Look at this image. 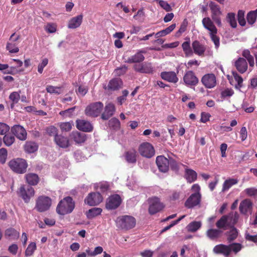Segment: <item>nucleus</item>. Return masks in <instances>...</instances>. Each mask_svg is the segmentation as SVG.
<instances>
[{"label": "nucleus", "instance_id": "nucleus-49", "mask_svg": "<svg viewBox=\"0 0 257 257\" xmlns=\"http://www.w3.org/2000/svg\"><path fill=\"white\" fill-rule=\"evenodd\" d=\"M46 90L50 93H55L57 94L61 93L63 91L61 87H55L52 85L47 86Z\"/></svg>", "mask_w": 257, "mask_h": 257}, {"label": "nucleus", "instance_id": "nucleus-25", "mask_svg": "<svg viewBox=\"0 0 257 257\" xmlns=\"http://www.w3.org/2000/svg\"><path fill=\"white\" fill-rule=\"evenodd\" d=\"M115 108L113 104L108 103L104 107V111L101 114V118L103 120H107L114 114Z\"/></svg>", "mask_w": 257, "mask_h": 257}, {"label": "nucleus", "instance_id": "nucleus-31", "mask_svg": "<svg viewBox=\"0 0 257 257\" xmlns=\"http://www.w3.org/2000/svg\"><path fill=\"white\" fill-rule=\"evenodd\" d=\"M71 137L77 144L83 143L86 139V136L85 134L78 132L72 133Z\"/></svg>", "mask_w": 257, "mask_h": 257}, {"label": "nucleus", "instance_id": "nucleus-62", "mask_svg": "<svg viewBox=\"0 0 257 257\" xmlns=\"http://www.w3.org/2000/svg\"><path fill=\"white\" fill-rule=\"evenodd\" d=\"M210 116V114L208 113L205 112H202L200 121L202 122L205 123L209 120V118Z\"/></svg>", "mask_w": 257, "mask_h": 257}, {"label": "nucleus", "instance_id": "nucleus-12", "mask_svg": "<svg viewBox=\"0 0 257 257\" xmlns=\"http://www.w3.org/2000/svg\"><path fill=\"white\" fill-rule=\"evenodd\" d=\"M102 197L98 192L89 193L85 199V203L90 206H95L99 204L102 201Z\"/></svg>", "mask_w": 257, "mask_h": 257}, {"label": "nucleus", "instance_id": "nucleus-2", "mask_svg": "<svg viewBox=\"0 0 257 257\" xmlns=\"http://www.w3.org/2000/svg\"><path fill=\"white\" fill-rule=\"evenodd\" d=\"M116 226L121 229H130L135 227L136 219L132 216L123 215L118 217L116 220Z\"/></svg>", "mask_w": 257, "mask_h": 257}, {"label": "nucleus", "instance_id": "nucleus-47", "mask_svg": "<svg viewBox=\"0 0 257 257\" xmlns=\"http://www.w3.org/2000/svg\"><path fill=\"white\" fill-rule=\"evenodd\" d=\"M232 75L235 80L237 83L236 84H235V88L237 89H240V88L242 86V78L236 72H233Z\"/></svg>", "mask_w": 257, "mask_h": 257}, {"label": "nucleus", "instance_id": "nucleus-51", "mask_svg": "<svg viewBox=\"0 0 257 257\" xmlns=\"http://www.w3.org/2000/svg\"><path fill=\"white\" fill-rule=\"evenodd\" d=\"M217 32L209 33L211 40L213 42L215 48L218 49L220 46L219 37L216 35Z\"/></svg>", "mask_w": 257, "mask_h": 257}, {"label": "nucleus", "instance_id": "nucleus-32", "mask_svg": "<svg viewBox=\"0 0 257 257\" xmlns=\"http://www.w3.org/2000/svg\"><path fill=\"white\" fill-rule=\"evenodd\" d=\"M75 206V202L71 197H65V214L71 213Z\"/></svg>", "mask_w": 257, "mask_h": 257}, {"label": "nucleus", "instance_id": "nucleus-41", "mask_svg": "<svg viewBox=\"0 0 257 257\" xmlns=\"http://www.w3.org/2000/svg\"><path fill=\"white\" fill-rule=\"evenodd\" d=\"M102 212V209L100 208H93L89 209L86 213V216L88 218H92L99 214Z\"/></svg>", "mask_w": 257, "mask_h": 257}, {"label": "nucleus", "instance_id": "nucleus-44", "mask_svg": "<svg viewBox=\"0 0 257 257\" xmlns=\"http://www.w3.org/2000/svg\"><path fill=\"white\" fill-rule=\"evenodd\" d=\"M226 20L233 28H235L237 26V23L235 19V14L233 13H229L226 16Z\"/></svg>", "mask_w": 257, "mask_h": 257}, {"label": "nucleus", "instance_id": "nucleus-4", "mask_svg": "<svg viewBox=\"0 0 257 257\" xmlns=\"http://www.w3.org/2000/svg\"><path fill=\"white\" fill-rule=\"evenodd\" d=\"M52 204L51 199L47 196H41L36 200L35 209L42 212L49 210Z\"/></svg>", "mask_w": 257, "mask_h": 257}, {"label": "nucleus", "instance_id": "nucleus-46", "mask_svg": "<svg viewBox=\"0 0 257 257\" xmlns=\"http://www.w3.org/2000/svg\"><path fill=\"white\" fill-rule=\"evenodd\" d=\"M182 47L186 56L189 57L193 55V51L190 47V43L189 42H184L182 44Z\"/></svg>", "mask_w": 257, "mask_h": 257}, {"label": "nucleus", "instance_id": "nucleus-38", "mask_svg": "<svg viewBox=\"0 0 257 257\" xmlns=\"http://www.w3.org/2000/svg\"><path fill=\"white\" fill-rule=\"evenodd\" d=\"M242 56L244 57L245 59H246V60H247L250 67H253L254 66V58L250 54V52L248 50H244L242 52Z\"/></svg>", "mask_w": 257, "mask_h": 257}, {"label": "nucleus", "instance_id": "nucleus-29", "mask_svg": "<svg viewBox=\"0 0 257 257\" xmlns=\"http://www.w3.org/2000/svg\"><path fill=\"white\" fill-rule=\"evenodd\" d=\"M192 45L194 52L196 54L199 56H202L204 54L206 48L203 45L200 44L199 42L195 41L193 42Z\"/></svg>", "mask_w": 257, "mask_h": 257}, {"label": "nucleus", "instance_id": "nucleus-7", "mask_svg": "<svg viewBox=\"0 0 257 257\" xmlns=\"http://www.w3.org/2000/svg\"><path fill=\"white\" fill-rule=\"evenodd\" d=\"M18 194L21 197L26 203L29 202L30 198L35 194L33 187L29 186L22 185L18 191Z\"/></svg>", "mask_w": 257, "mask_h": 257}, {"label": "nucleus", "instance_id": "nucleus-3", "mask_svg": "<svg viewBox=\"0 0 257 257\" xmlns=\"http://www.w3.org/2000/svg\"><path fill=\"white\" fill-rule=\"evenodd\" d=\"M9 166L13 171L20 174L26 172L28 167L26 160L21 158L10 161L9 163Z\"/></svg>", "mask_w": 257, "mask_h": 257}, {"label": "nucleus", "instance_id": "nucleus-40", "mask_svg": "<svg viewBox=\"0 0 257 257\" xmlns=\"http://www.w3.org/2000/svg\"><path fill=\"white\" fill-rule=\"evenodd\" d=\"M38 149V146L36 143L32 142H26L25 145V150L29 153H32Z\"/></svg>", "mask_w": 257, "mask_h": 257}, {"label": "nucleus", "instance_id": "nucleus-27", "mask_svg": "<svg viewBox=\"0 0 257 257\" xmlns=\"http://www.w3.org/2000/svg\"><path fill=\"white\" fill-rule=\"evenodd\" d=\"M161 77L163 79L172 83H175L178 81L176 74L173 71L162 72Z\"/></svg>", "mask_w": 257, "mask_h": 257}, {"label": "nucleus", "instance_id": "nucleus-54", "mask_svg": "<svg viewBox=\"0 0 257 257\" xmlns=\"http://www.w3.org/2000/svg\"><path fill=\"white\" fill-rule=\"evenodd\" d=\"M48 63V59L47 58H45L42 60V61L39 64L38 66V72L40 74H42L43 73L44 68L47 66Z\"/></svg>", "mask_w": 257, "mask_h": 257}, {"label": "nucleus", "instance_id": "nucleus-33", "mask_svg": "<svg viewBox=\"0 0 257 257\" xmlns=\"http://www.w3.org/2000/svg\"><path fill=\"white\" fill-rule=\"evenodd\" d=\"M222 231L219 229H209L206 232V235L210 239L214 240L219 237Z\"/></svg>", "mask_w": 257, "mask_h": 257}, {"label": "nucleus", "instance_id": "nucleus-30", "mask_svg": "<svg viewBox=\"0 0 257 257\" xmlns=\"http://www.w3.org/2000/svg\"><path fill=\"white\" fill-rule=\"evenodd\" d=\"M137 152L135 150H131L125 153L124 157L128 163L135 164L137 162Z\"/></svg>", "mask_w": 257, "mask_h": 257}, {"label": "nucleus", "instance_id": "nucleus-17", "mask_svg": "<svg viewBox=\"0 0 257 257\" xmlns=\"http://www.w3.org/2000/svg\"><path fill=\"white\" fill-rule=\"evenodd\" d=\"M121 202L120 197L118 195H113L108 198L106 207L108 209H115L120 205Z\"/></svg>", "mask_w": 257, "mask_h": 257}, {"label": "nucleus", "instance_id": "nucleus-19", "mask_svg": "<svg viewBox=\"0 0 257 257\" xmlns=\"http://www.w3.org/2000/svg\"><path fill=\"white\" fill-rule=\"evenodd\" d=\"M156 162L160 171L166 173L168 171L169 161L166 158L163 156H158Z\"/></svg>", "mask_w": 257, "mask_h": 257}, {"label": "nucleus", "instance_id": "nucleus-60", "mask_svg": "<svg viewBox=\"0 0 257 257\" xmlns=\"http://www.w3.org/2000/svg\"><path fill=\"white\" fill-rule=\"evenodd\" d=\"M127 70V67L125 65H123L121 67L118 68L115 70V73L118 75H121L124 74Z\"/></svg>", "mask_w": 257, "mask_h": 257}, {"label": "nucleus", "instance_id": "nucleus-43", "mask_svg": "<svg viewBox=\"0 0 257 257\" xmlns=\"http://www.w3.org/2000/svg\"><path fill=\"white\" fill-rule=\"evenodd\" d=\"M201 226L200 221H193L190 222L187 226V230L190 232H195Z\"/></svg>", "mask_w": 257, "mask_h": 257}, {"label": "nucleus", "instance_id": "nucleus-28", "mask_svg": "<svg viewBox=\"0 0 257 257\" xmlns=\"http://www.w3.org/2000/svg\"><path fill=\"white\" fill-rule=\"evenodd\" d=\"M122 81L119 78H114L111 80L107 86L104 87L106 89L107 88L109 90L114 91L120 88L122 85Z\"/></svg>", "mask_w": 257, "mask_h": 257}, {"label": "nucleus", "instance_id": "nucleus-34", "mask_svg": "<svg viewBox=\"0 0 257 257\" xmlns=\"http://www.w3.org/2000/svg\"><path fill=\"white\" fill-rule=\"evenodd\" d=\"M238 182V180L234 178H229L226 180L223 184L222 192L228 190L233 185L236 184Z\"/></svg>", "mask_w": 257, "mask_h": 257}, {"label": "nucleus", "instance_id": "nucleus-35", "mask_svg": "<svg viewBox=\"0 0 257 257\" xmlns=\"http://www.w3.org/2000/svg\"><path fill=\"white\" fill-rule=\"evenodd\" d=\"M27 183L31 185H36L39 182L38 176L35 173H29L26 175Z\"/></svg>", "mask_w": 257, "mask_h": 257}, {"label": "nucleus", "instance_id": "nucleus-58", "mask_svg": "<svg viewBox=\"0 0 257 257\" xmlns=\"http://www.w3.org/2000/svg\"><path fill=\"white\" fill-rule=\"evenodd\" d=\"M67 104H65V116H71L74 114L75 109L76 106H74L72 107H68Z\"/></svg>", "mask_w": 257, "mask_h": 257}, {"label": "nucleus", "instance_id": "nucleus-42", "mask_svg": "<svg viewBox=\"0 0 257 257\" xmlns=\"http://www.w3.org/2000/svg\"><path fill=\"white\" fill-rule=\"evenodd\" d=\"M226 235L227 236V241L230 242L237 237L238 235V231L235 228L232 227L228 232H226Z\"/></svg>", "mask_w": 257, "mask_h": 257}, {"label": "nucleus", "instance_id": "nucleus-61", "mask_svg": "<svg viewBox=\"0 0 257 257\" xmlns=\"http://www.w3.org/2000/svg\"><path fill=\"white\" fill-rule=\"evenodd\" d=\"M45 30L50 33H54L56 31V26L53 24H48L45 26Z\"/></svg>", "mask_w": 257, "mask_h": 257}, {"label": "nucleus", "instance_id": "nucleus-50", "mask_svg": "<svg viewBox=\"0 0 257 257\" xmlns=\"http://www.w3.org/2000/svg\"><path fill=\"white\" fill-rule=\"evenodd\" d=\"M15 139L14 136L9 135H6L3 138V141L7 146H11L15 142Z\"/></svg>", "mask_w": 257, "mask_h": 257}, {"label": "nucleus", "instance_id": "nucleus-36", "mask_svg": "<svg viewBox=\"0 0 257 257\" xmlns=\"http://www.w3.org/2000/svg\"><path fill=\"white\" fill-rule=\"evenodd\" d=\"M185 177L188 182L192 183L196 180L197 173L192 169H186L185 170Z\"/></svg>", "mask_w": 257, "mask_h": 257}, {"label": "nucleus", "instance_id": "nucleus-53", "mask_svg": "<svg viewBox=\"0 0 257 257\" xmlns=\"http://www.w3.org/2000/svg\"><path fill=\"white\" fill-rule=\"evenodd\" d=\"M8 156V152L5 148L0 149V163H5Z\"/></svg>", "mask_w": 257, "mask_h": 257}, {"label": "nucleus", "instance_id": "nucleus-13", "mask_svg": "<svg viewBox=\"0 0 257 257\" xmlns=\"http://www.w3.org/2000/svg\"><path fill=\"white\" fill-rule=\"evenodd\" d=\"M15 33H13L10 37L9 42L7 44L6 49L11 53H16L19 51L17 41L19 39L20 36L14 37Z\"/></svg>", "mask_w": 257, "mask_h": 257}, {"label": "nucleus", "instance_id": "nucleus-57", "mask_svg": "<svg viewBox=\"0 0 257 257\" xmlns=\"http://www.w3.org/2000/svg\"><path fill=\"white\" fill-rule=\"evenodd\" d=\"M159 5L166 11L170 12L172 11V8L170 5L166 1L160 0L159 2Z\"/></svg>", "mask_w": 257, "mask_h": 257}, {"label": "nucleus", "instance_id": "nucleus-1", "mask_svg": "<svg viewBox=\"0 0 257 257\" xmlns=\"http://www.w3.org/2000/svg\"><path fill=\"white\" fill-rule=\"evenodd\" d=\"M238 217L237 213L224 215L216 222V225L219 229H226L227 227L233 226L237 222Z\"/></svg>", "mask_w": 257, "mask_h": 257}, {"label": "nucleus", "instance_id": "nucleus-14", "mask_svg": "<svg viewBox=\"0 0 257 257\" xmlns=\"http://www.w3.org/2000/svg\"><path fill=\"white\" fill-rule=\"evenodd\" d=\"M201 82L206 88H212L216 84V78L213 73L206 74L202 77Z\"/></svg>", "mask_w": 257, "mask_h": 257}, {"label": "nucleus", "instance_id": "nucleus-5", "mask_svg": "<svg viewBox=\"0 0 257 257\" xmlns=\"http://www.w3.org/2000/svg\"><path fill=\"white\" fill-rule=\"evenodd\" d=\"M103 104L100 102H96L90 104L86 107L85 112L86 115L90 117H97L101 112Z\"/></svg>", "mask_w": 257, "mask_h": 257}, {"label": "nucleus", "instance_id": "nucleus-11", "mask_svg": "<svg viewBox=\"0 0 257 257\" xmlns=\"http://www.w3.org/2000/svg\"><path fill=\"white\" fill-rule=\"evenodd\" d=\"M47 133L50 136L55 137L56 144L61 148L64 147V139L61 135H57V129L54 126H50L46 128Z\"/></svg>", "mask_w": 257, "mask_h": 257}, {"label": "nucleus", "instance_id": "nucleus-9", "mask_svg": "<svg viewBox=\"0 0 257 257\" xmlns=\"http://www.w3.org/2000/svg\"><path fill=\"white\" fill-rule=\"evenodd\" d=\"M148 202L149 204V212L151 214H154L164 208L163 204L158 197H153L149 198Z\"/></svg>", "mask_w": 257, "mask_h": 257}, {"label": "nucleus", "instance_id": "nucleus-56", "mask_svg": "<svg viewBox=\"0 0 257 257\" xmlns=\"http://www.w3.org/2000/svg\"><path fill=\"white\" fill-rule=\"evenodd\" d=\"M10 130V126L6 123L0 122V135H5Z\"/></svg>", "mask_w": 257, "mask_h": 257}, {"label": "nucleus", "instance_id": "nucleus-20", "mask_svg": "<svg viewBox=\"0 0 257 257\" xmlns=\"http://www.w3.org/2000/svg\"><path fill=\"white\" fill-rule=\"evenodd\" d=\"M183 80L188 86H196L199 82L198 79L192 71H187L184 76Z\"/></svg>", "mask_w": 257, "mask_h": 257}, {"label": "nucleus", "instance_id": "nucleus-6", "mask_svg": "<svg viewBox=\"0 0 257 257\" xmlns=\"http://www.w3.org/2000/svg\"><path fill=\"white\" fill-rule=\"evenodd\" d=\"M212 20L217 24L218 27L222 26L220 16L222 12L220 7L213 2H210L209 4Z\"/></svg>", "mask_w": 257, "mask_h": 257}, {"label": "nucleus", "instance_id": "nucleus-45", "mask_svg": "<svg viewBox=\"0 0 257 257\" xmlns=\"http://www.w3.org/2000/svg\"><path fill=\"white\" fill-rule=\"evenodd\" d=\"M257 18V9L249 12L247 15V21L248 24L252 25L254 23Z\"/></svg>", "mask_w": 257, "mask_h": 257}, {"label": "nucleus", "instance_id": "nucleus-55", "mask_svg": "<svg viewBox=\"0 0 257 257\" xmlns=\"http://www.w3.org/2000/svg\"><path fill=\"white\" fill-rule=\"evenodd\" d=\"M187 21L186 20H184L183 22V23L181 24L180 29L178 31V32L176 33V35L177 36H179L181 35L182 33L184 32L186 30L187 26Z\"/></svg>", "mask_w": 257, "mask_h": 257}, {"label": "nucleus", "instance_id": "nucleus-16", "mask_svg": "<svg viewBox=\"0 0 257 257\" xmlns=\"http://www.w3.org/2000/svg\"><path fill=\"white\" fill-rule=\"evenodd\" d=\"M11 132L18 139L21 141H25L27 139L26 131L20 125H14L11 128Z\"/></svg>", "mask_w": 257, "mask_h": 257}, {"label": "nucleus", "instance_id": "nucleus-22", "mask_svg": "<svg viewBox=\"0 0 257 257\" xmlns=\"http://www.w3.org/2000/svg\"><path fill=\"white\" fill-rule=\"evenodd\" d=\"M239 209L242 214H251L252 209V202L249 199H244L240 203Z\"/></svg>", "mask_w": 257, "mask_h": 257}, {"label": "nucleus", "instance_id": "nucleus-39", "mask_svg": "<svg viewBox=\"0 0 257 257\" xmlns=\"http://www.w3.org/2000/svg\"><path fill=\"white\" fill-rule=\"evenodd\" d=\"M20 91L19 92L14 91L10 94L9 99L12 102V104L11 105L12 108H13L15 104H17L20 99Z\"/></svg>", "mask_w": 257, "mask_h": 257}, {"label": "nucleus", "instance_id": "nucleus-10", "mask_svg": "<svg viewBox=\"0 0 257 257\" xmlns=\"http://www.w3.org/2000/svg\"><path fill=\"white\" fill-rule=\"evenodd\" d=\"M134 69L136 71L142 73L152 74L155 71L152 64L148 62L135 64Z\"/></svg>", "mask_w": 257, "mask_h": 257}, {"label": "nucleus", "instance_id": "nucleus-18", "mask_svg": "<svg viewBox=\"0 0 257 257\" xmlns=\"http://www.w3.org/2000/svg\"><path fill=\"white\" fill-rule=\"evenodd\" d=\"M201 197L200 193H193L186 201L185 206L188 208L197 206L200 202Z\"/></svg>", "mask_w": 257, "mask_h": 257}, {"label": "nucleus", "instance_id": "nucleus-64", "mask_svg": "<svg viewBox=\"0 0 257 257\" xmlns=\"http://www.w3.org/2000/svg\"><path fill=\"white\" fill-rule=\"evenodd\" d=\"M34 100L36 102H38L39 104H41L42 105H46V103L45 101L44 98L41 97L40 94L36 95L35 96Z\"/></svg>", "mask_w": 257, "mask_h": 257}, {"label": "nucleus", "instance_id": "nucleus-24", "mask_svg": "<svg viewBox=\"0 0 257 257\" xmlns=\"http://www.w3.org/2000/svg\"><path fill=\"white\" fill-rule=\"evenodd\" d=\"M83 18V16L81 14L72 18L68 22V28L75 29L79 27L82 23Z\"/></svg>", "mask_w": 257, "mask_h": 257}, {"label": "nucleus", "instance_id": "nucleus-8", "mask_svg": "<svg viewBox=\"0 0 257 257\" xmlns=\"http://www.w3.org/2000/svg\"><path fill=\"white\" fill-rule=\"evenodd\" d=\"M138 151L142 156L147 158H151L155 155V149L153 146L148 142L141 144Z\"/></svg>", "mask_w": 257, "mask_h": 257}, {"label": "nucleus", "instance_id": "nucleus-26", "mask_svg": "<svg viewBox=\"0 0 257 257\" xmlns=\"http://www.w3.org/2000/svg\"><path fill=\"white\" fill-rule=\"evenodd\" d=\"M202 23L203 27L209 31V33L217 32L216 27L210 18L206 17L203 18Z\"/></svg>", "mask_w": 257, "mask_h": 257}, {"label": "nucleus", "instance_id": "nucleus-37", "mask_svg": "<svg viewBox=\"0 0 257 257\" xmlns=\"http://www.w3.org/2000/svg\"><path fill=\"white\" fill-rule=\"evenodd\" d=\"M5 236L12 239H16L19 238L20 233L15 229L10 228L5 231Z\"/></svg>", "mask_w": 257, "mask_h": 257}, {"label": "nucleus", "instance_id": "nucleus-23", "mask_svg": "<svg viewBox=\"0 0 257 257\" xmlns=\"http://www.w3.org/2000/svg\"><path fill=\"white\" fill-rule=\"evenodd\" d=\"M234 66L237 70L241 74L245 73L248 68L246 59L242 57H239L237 60H235Z\"/></svg>", "mask_w": 257, "mask_h": 257}, {"label": "nucleus", "instance_id": "nucleus-52", "mask_svg": "<svg viewBox=\"0 0 257 257\" xmlns=\"http://www.w3.org/2000/svg\"><path fill=\"white\" fill-rule=\"evenodd\" d=\"M56 212L62 217L64 215V202L63 200H61L59 202L56 208Z\"/></svg>", "mask_w": 257, "mask_h": 257}, {"label": "nucleus", "instance_id": "nucleus-21", "mask_svg": "<svg viewBox=\"0 0 257 257\" xmlns=\"http://www.w3.org/2000/svg\"><path fill=\"white\" fill-rule=\"evenodd\" d=\"M76 127L79 130L84 132H91L93 129V126L90 122L84 119L77 120Z\"/></svg>", "mask_w": 257, "mask_h": 257}, {"label": "nucleus", "instance_id": "nucleus-63", "mask_svg": "<svg viewBox=\"0 0 257 257\" xmlns=\"http://www.w3.org/2000/svg\"><path fill=\"white\" fill-rule=\"evenodd\" d=\"M247 131L245 127L243 126L241 128L240 131V137L242 141H244L247 138Z\"/></svg>", "mask_w": 257, "mask_h": 257}, {"label": "nucleus", "instance_id": "nucleus-59", "mask_svg": "<svg viewBox=\"0 0 257 257\" xmlns=\"http://www.w3.org/2000/svg\"><path fill=\"white\" fill-rule=\"evenodd\" d=\"M244 192L249 196L257 195V189L253 187L247 188L244 190Z\"/></svg>", "mask_w": 257, "mask_h": 257}, {"label": "nucleus", "instance_id": "nucleus-48", "mask_svg": "<svg viewBox=\"0 0 257 257\" xmlns=\"http://www.w3.org/2000/svg\"><path fill=\"white\" fill-rule=\"evenodd\" d=\"M37 246L35 242H31L28 246L26 251L25 255L26 256L32 255L35 250L36 249Z\"/></svg>", "mask_w": 257, "mask_h": 257}, {"label": "nucleus", "instance_id": "nucleus-15", "mask_svg": "<svg viewBox=\"0 0 257 257\" xmlns=\"http://www.w3.org/2000/svg\"><path fill=\"white\" fill-rule=\"evenodd\" d=\"M146 53L147 51L145 49L139 50L134 55L128 58L125 62L127 63H141L145 60L144 54Z\"/></svg>", "mask_w": 257, "mask_h": 257}]
</instances>
